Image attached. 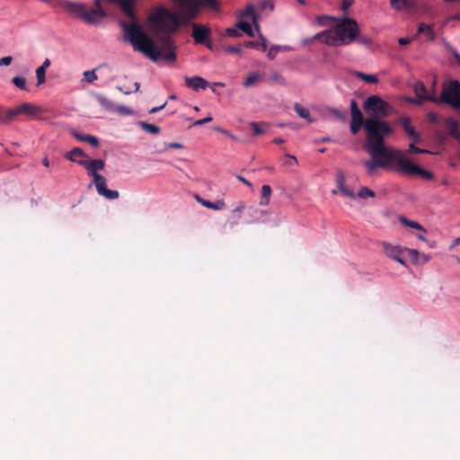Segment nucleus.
<instances>
[{
    "label": "nucleus",
    "mask_w": 460,
    "mask_h": 460,
    "mask_svg": "<svg viewBox=\"0 0 460 460\" xmlns=\"http://www.w3.org/2000/svg\"><path fill=\"white\" fill-rule=\"evenodd\" d=\"M134 4V0H120L118 5L128 18L135 20Z\"/></svg>",
    "instance_id": "obj_18"
},
{
    "label": "nucleus",
    "mask_w": 460,
    "mask_h": 460,
    "mask_svg": "<svg viewBox=\"0 0 460 460\" xmlns=\"http://www.w3.org/2000/svg\"><path fill=\"white\" fill-rule=\"evenodd\" d=\"M287 157L289 159L288 162L286 163L288 165L291 166L297 164L296 158L294 155H288Z\"/></svg>",
    "instance_id": "obj_54"
},
{
    "label": "nucleus",
    "mask_w": 460,
    "mask_h": 460,
    "mask_svg": "<svg viewBox=\"0 0 460 460\" xmlns=\"http://www.w3.org/2000/svg\"><path fill=\"white\" fill-rule=\"evenodd\" d=\"M439 101L449 104L454 109L460 108V83L456 80L450 81L444 84Z\"/></svg>",
    "instance_id": "obj_8"
},
{
    "label": "nucleus",
    "mask_w": 460,
    "mask_h": 460,
    "mask_svg": "<svg viewBox=\"0 0 460 460\" xmlns=\"http://www.w3.org/2000/svg\"><path fill=\"white\" fill-rule=\"evenodd\" d=\"M295 111L302 119H305L309 121L311 120L310 111L307 109L302 107L299 103L295 104Z\"/></svg>",
    "instance_id": "obj_34"
},
{
    "label": "nucleus",
    "mask_w": 460,
    "mask_h": 460,
    "mask_svg": "<svg viewBox=\"0 0 460 460\" xmlns=\"http://www.w3.org/2000/svg\"><path fill=\"white\" fill-rule=\"evenodd\" d=\"M360 199H367V198H375L376 193L372 190L368 189L367 187H362L358 193L356 195V198Z\"/></svg>",
    "instance_id": "obj_35"
},
{
    "label": "nucleus",
    "mask_w": 460,
    "mask_h": 460,
    "mask_svg": "<svg viewBox=\"0 0 460 460\" xmlns=\"http://www.w3.org/2000/svg\"><path fill=\"white\" fill-rule=\"evenodd\" d=\"M358 23L355 19H341L333 30H326L315 34L308 42L317 40L324 44L332 47L349 45L356 40L358 36Z\"/></svg>",
    "instance_id": "obj_3"
},
{
    "label": "nucleus",
    "mask_w": 460,
    "mask_h": 460,
    "mask_svg": "<svg viewBox=\"0 0 460 460\" xmlns=\"http://www.w3.org/2000/svg\"><path fill=\"white\" fill-rule=\"evenodd\" d=\"M115 111H118L123 115H131L133 113L132 110L126 106H118L116 107Z\"/></svg>",
    "instance_id": "obj_45"
},
{
    "label": "nucleus",
    "mask_w": 460,
    "mask_h": 460,
    "mask_svg": "<svg viewBox=\"0 0 460 460\" xmlns=\"http://www.w3.org/2000/svg\"><path fill=\"white\" fill-rule=\"evenodd\" d=\"M15 117H17V113H16V109L15 108L0 112V120L2 122L11 121Z\"/></svg>",
    "instance_id": "obj_30"
},
{
    "label": "nucleus",
    "mask_w": 460,
    "mask_h": 460,
    "mask_svg": "<svg viewBox=\"0 0 460 460\" xmlns=\"http://www.w3.org/2000/svg\"><path fill=\"white\" fill-rule=\"evenodd\" d=\"M445 126L448 130V134L456 139L460 135L459 126L456 120L451 118H447L445 119Z\"/></svg>",
    "instance_id": "obj_20"
},
{
    "label": "nucleus",
    "mask_w": 460,
    "mask_h": 460,
    "mask_svg": "<svg viewBox=\"0 0 460 460\" xmlns=\"http://www.w3.org/2000/svg\"><path fill=\"white\" fill-rule=\"evenodd\" d=\"M365 129L366 148L373 158L364 162L367 173L373 174L378 167L394 170V166H399L401 150L385 146V136L393 132L389 123L376 119H367Z\"/></svg>",
    "instance_id": "obj_2"
},
{
    "label": "nucleus",
    "mask_w": 460,
    "mask_h": 460,
    "mask_svg": "<svg viewBox=\"0 0 460 460\" xmlns=\"http://www.w3.org/2000/svg\"><path fill=\"white\" fill-rule=\"evenodd\" d=\"M385 253L392 260L398 261L402 265H405V260L410 258L413 261H417L419 252L416 250L401 248L400 246L392 245L386 242L382 243Z\"/></svg>",
    "instance_id": "obj_7"
},
{
    "label": "nucleus",
    "mask_w": 460,
    "mask_h": 460,
    "mask_svg": "<svg viewBox=\"0 0 460 460\" xmlns=\"http://www.w3.org/2000/svg\"><path fill=\"white\" fill-rule=\"evenodd\" d=\"M92 9L104 11V9L102 7L101 0H94V8Z\"/></svg>",
    "instance_id": "obj_58"
},
{
    "label": "nucleus",
    "mask_w": 460,
    "mask_h": 460,
    "mask_svg": "<svg viewBox=\"0 0 460 460\" xmlns=\"http://www.w3.org/2000/svg\"><path fill=\"white\" fill-rule=\"evenodd\" d=\"M214 129H215V130H217V131H218V132H220V133H223V134H225V135H226V136H229V135H230V134H229V132H228L227 130L223 129V128H219V127H215V128H214Z\"/></svg>",
    "instance_id": "obj_63"
},
{
    "label": "nucleus",
    "mask_w": 460,
    "mask_h": 460,
    "mask_svg": "<svg viewBox=\"0 0 460 460\" xmlns=\"http://www.w3.org/2000/svg\"><path fill=\"white\" fill-rule=\"evenodd\" d=\"M212 119H213V118L211 116H208L202 119H198V120L194 121L192 126H201V125H204L206 123L212 121Z\"/></svg>",
    "instance_id": "obj_47"
},
{
    "label": "nucleus",
    "mask_w": 460,
    "mask_h": 460,
    "mask_svg": "<svg viewBox=\"0 0 460 460\" xmlns=\"http://www.w3.org/2000/svg\"><path fill=\"white\" fill-rule=\"evenodd\" d=\"M411 41L410 38H400L398 40L399 44L402 46L408 45Z\"/></svg>",
    "instance_id": "obj_57"
},
{
    "label": "nucleus",
    "mask_w": 460,
    "mask_h": 460,
    "mask_svg": "<svg viewBox=\"0 0 460 460\" xmlns=\"http://www.w3.org/2000/svg\"><path fill=\"white\" fill-rule=\"evenodd\" d=\"M418 32L423 33L428 38L429 40H434L436 38L435 32L431 25L426 24L424 22L419 23Z\"/></svg>",
    "instance_id": "obj_25"
},
{
    "label": "nucleus",
    "mask_w": 460,
    "mask_h": 460,
    "mask_svg": "<svg viewBox=\"0 0 460 460\" xmlns=\"http://www.w3.org/2000/svg\"><path fill=\"white\" fill-rule=\"evenodd\" d=\"M235 26L239 29V30H242L244 33H246L248 36L250 37H253L254 36V33H253V31H252V25L247 22H243V21H239Z\"/></svg>",
    "instance_id": "obj_33"
},
{
    "label": "nucleus",
    "mask_w": 460,
    "mask_h": 460,
    "mask_svg": "<svg viewBox=\"0 0 460 460\" xmlns=\"http://www.w3.org/2000/svg\"><path fill=\"white\" fill-rule=\"evenodd\" d=\"M12 82L13 84L22 89V90H26V81H25V78L23 77H21V76H14L13 79H12Z\"/></svg>",
    "instance_id": "obj_37"
},
{
    "label": "nucleus",
    "mask_w": 460,
    "mask_h": 460,
    "mask_svg": "<svg viewBox=\"0 0 460 460\" xmlns=\"http://www.w3.org/2000/svg\"><path fill=\"white\" fill-rule=\"evenodd\" d=\"M271 188L270 185H262L261 187V199L260 201V205L266 206L270 203V196H271Z\"/></svg>",
    "instance_id": "obj_27"
},
{
    "label": "nucleus",
    "mask_w": 460,
    "mask_h": 460,
    "mask_svg": "<svg viewBox=\"0 0 460 460\" xmlns=\"http://www.w3.org/2000/svg\"><path fill=\"white\" fill-rule=\"evenodd\" d=\"M58 5L67 13L79 18L84 14L86 5L82 3L72 2L68 0H59Z\"/></svg>",
    "instance_id": "obj_10"
},
{
    "label": "nucleus",
    "mask_w": 460,
    "mask_h": 460,
    "mask_svg": "<svg viewBox=\"0 0 460 460\" xmlns=\"http://www.w3.org/2000/svg\"><path fill=\"white\" fill-rule=\"evenodd\" d=\"M427 119L431 124H436L438 121V118L436 113L429 111L427 114Z\"/></svg>",
    "instance_id": "obj_48"
},
{
    "label": "nucleus",
    "mask_w": 460,
    "mask_h": 460,
    "mask_svg": "<svg viewBox=\"0 0 460 460\" xmlns=\"http://www.w3.org/2000/svg\"><path fill=\"white\" fill-rule=\"evenodd\" d=\"M400 220L403 225H405L407 226L424 231V228L422 227V226L417 222L410 221L409 219H407L404 217H402Z\"/></svg>",
    "instance_id": "obj_36"
},
{
    "label": "nucleus",
    "mask_w": 460,
    "mask_h": 460,
    "mask_svg": "<svg viewBox=\"0 0 460 460\" xmlns=\"http://www.w3.org/2000/svg\"><path fill=\"white\" fill-rule=\"evenodd\" d=\"M390 5L396 11H405L413 9L416 6V3L411 2V0H390Z\"/></svg>",
    "instance_id": "obj_17"
},
{
    "label": "nucleus",
    "mask_w": 460,
    "mask_h": 460,
    "mask_svg": "<svg viewBox=\"0 0 460 460\" xmlns=\"http://www.w3.org/2000/svg\"><path fill=\"white\" fill-rule=\"evenodd\" d=\"M398 123L402 126L408 137H410L414 143H419L420 141V134L411 125V118L405 116L400 117L398 119Z\"/></svg>",
    "instance_id": "obj_11"
},
{
    "label": "nucleus",
    "mask_w": 460,
    "mask_h": 460,
    "mask_svg": "<svg viewBox=\"0 0 460 460\" xmlns=\"http://www.w3.org/2000/svg\"><path fill=\"white\" fill-rule=\"evenodd\" d=\"M261 78V75L259 72L252 73L247 76V78L243 83L244 87H250L253 85L255 83L260 81Z\"/></svg>",
    "instance_id": "obj_32"
},
{
    "label": "nucleus",
    "mask_w": 460,
    "mask_h": 460,
    "mask_svg": "<svg viewBox=\"0 0 460 460\" xmlns=\"http://www.w3.org/2000/svg\"><path fill=\"white\" fill-rule=\"evenodd\" d=\"M273 80L277 81L278 83H279L280 84H285L286 82H285V79L279 74H274L271 77Z\"/></svg>",
    "instance_id": "obj_53"
},
{
    "label": "nucleus",
    "mask_w": 460,
    "mask_h": 460,
    "mask_svg": "<svg viewBox=\"0 0 460 460\" xmlns=\"http://www.w3.org/2000/svg\"><path fill=\"white\" fill-rule=\"evenodd\" d=\"M364 110L372 113L378 120V118H385L392 113L393 107L377 95L369 96L364 102Z\"/></svg>",
    "instance_id": "obj_5"
},
{
    "label": "nucleus",
    "mask_w": 460,
    "mask_h": 460,
    "mask_svg": "<svg viewBox=\"0 0 460 460\" xmlns=\"http://www.w3.org/2000/svg\"><path fill=\"white\" fill-rule=\"evenodd\" d=\"M95 100L98 102V103L106 111H115L116 106L115 104L107 97L103 96L102 94L96 93L94 95Z\"/></svg>",
    "instance_id": "obj_22"
},
{
    "label": "nucleus",
    "mask_w": 460,
    "mask_h": 460,
    "mask_svg": "<svg viewBox=\"0 0 460 460\" xmlns=\"http://www.w3.org/2000/svg\"><path fill=\"white\" fill-rule=\"evenodd\" d=\"M210 29L208 26L194 23L192 25V37L194 38L195 43L205 44L208 49L212 48L210 42L207 40L210 37Z\"/></svg>",
    "instance_id": "obj_9"
},
{
    "label": "nucleus",
    "mask_w": 460,
    "mask_h": 460,
    "mask_svg": "<svg viewBox=\"0 0 460 460\" xmlns=\"http://www.w3.org/2000/svg\"><path fill=\"white\" fill-rule=\"evenodd\" d=\"M17 116L20 114H26V115H36L40 112V109L30 102H24L21 105L15 107Z\"/></svg>",
    "instance_id": "obj_15"
},
{
    "label": "nucleus",
    "mask_w": 460,
    "mask_h": 460,
    "mask_svg": "<svg viewBox=\"0 0 460 460\" xmlns=\"http://www.w3.org/2000/svg\"><path fill=\"white\" fill-rule=\"evenodd\" d=\"M250 127L252 130L253 135L259 136L264 133V129L261 128V125L258 122H251Z\"/></svg>",
    "instance_id": "obj_41"
},
{
    "label": "nucleus",
    "mask_w": 460,
    "mask_h": 460,
    "mask_svg": "<svg viewBox=\"0 0 460 460\" xmlns=\"http://www.w3.org/2000/svg\"><path fill=\"white\" fill-rule=\"evenodd\" d=\"M352 4V0H343L341 3L342 10H347Z\"/></svg>",
    "instance_id": "obj_55"
},
{
    "label": "nucleus",
    "mask_w": 460,
    "mask_h": 460,
    "mask_svg": "<svg viewBox=\"0 0 460 460\" xmlns=\"http://www.w3.org/2000/svg\"><path fill=\"white\" fill-rule=\"evenodd\" d=\"M139 126L142 129L153 135L158 134L161 130L159 127L146 121H140Z\"/></svg>",
    "instance_id": "obj_31"
},
{
    "label": "nucleus",
    "mask_w": 460,
    "mask_h": 460,
    "mask_svg": "<svg viewBox=\"0 0 460 460\" xmlns=\"http://www.w3.org/2000/svg\"><path fill=\"white\" fill-rule=\"evenodd\" d=\"M106 15L107 14L105 11L93 10L92 8L88 9L86 7L81 19L87 24L97 25L100 22L99 18H104Z\"/></svg>",
    "instance_id": "obj_12"
},
{
    "label": "nucleus",
    "mask_w": 460,
    "mask_h": 460,
    "mask_svg": "<svg viewBox=\"0 0 460 460\" xmlns=\"http://www.w3.org/2000/svg\"><path fill=\"white\" fill-rule=\"evenodd\" d=\"M356 40L361 44V45H364V46H368L370 45L371 43V39L366 35H361L359 33V29L358 28V36L356 38Z\"/></svg>",
    "instance_id": "obj_40"
},
{
    "label": "nucleus",
    "mask_w": 460,
    "mask_h": 460,
    "mask_svg": "<svg viewBox=\"0 0 460 460\" xmlns=\"http://www.w3.org/2000/svg\"><path fill=\"white\" fill-rule=\"evenodd\" d=\"M95 70L96 69H93V70H87V71L84 72V79L86 82L93 83L98 79V77L95 74Z\"/></svg>",
    "instance_id": "obj_39"
},
{
    "label": "nucleus",
    "mask_w": 460,
    "mask_h": 460,
    "mask_svg": "<svg viewBox=\"0 0 460 460\" xmlns=\"http://www.w3.org/2000/svg\"><path fill=\"white\" fill-rule=\"evenodd\" d=\"M185 84L187 87L199 91V89L205 90L208 86V82L204 78L196 75L192 77H184Z\"/></svg>",
    "instance_id": "obj_13"
},
{
    "label": "nucleus",
    "mask_w": 460,
    "mask_h": 460,
    "mask_svg": "<svg viewBox=\"0 0 460 460\" xmlns=\"http://www.w3.org/2000/svg\"><path fill=\"white\" fill-rule=\"evenodd\" d=\"M241 15H242V17H249V16H251L252 19V22L254 24V27H255L256 31H259L260 26L257 23V21H256L257 15H256V13L254 12V9H253L252 5H251V4L248 5L246 7V9L241 13Z\"/></svg>",
    "instance_id": "obj_29"
},
{
    "label": "nucleus",
    "mask_w": 460,
    "mask_h": 460,
    "mask_svg": "<svg viewBox=\"0 0 460 460\" xmlns=\"http://www.w3.org/2000/svg\"><path fill=\"white\" fill-rule=\"evenodd\" d=\"M244 208H245L244 202L239 201L238 205L235 207V208H234L233 212L234 213H241L244 209Z\"/></svg>",
    "instance_id": "obj_52"
},
{
    "label": "nucleus",
    "mask_w": 460,
    "mask_h": 460,
    "mask_svg": "<svg viewBox=\"0 0 460 460\" xmlns=\"http://www.w3.org/2000/svg\"><path fill=\"white\" fill-rule=\"evenodd\" d=\"M394 171L402 175H420L426 180L433 179L432 172L411 163L402 151L399 166H394Z\"/></svg>",
    "instance_id": "obj_6"
},
{
    "label": "nucleus",
    "mask_w": 460,
    "mask_h": 460,
    "mask_svg": "<svg viewBox=\"0 0 460 460\" xmlns=\"http://www.w3.org/2000/svg\"><path fill=\"white\" fill-rule=\"evenodd\" d=\"M86 155L84 150L80 147H74L70 152L65 155V158L71 161L78 163L79 160L76 157H85Z\"/></svg>",
    "instance_id": "obj_26"
},
{
    "label": "nucleus",
    "mask_w": 460,
    "mask_h": 460,
    "mask_svg": "<svg viewBox=\"0 0 460 460\" xmlns=\"http://www.w3.org/2000/svg\"><path fill=\"white\" fill-rule=\"evenodd\" d=\"M332 113L340 119H345V114L339 110H332Z\"/></svg>",
    "instance_id": "obj_56"
},
{
    "label": "nucleus",
    "mask_w": 460,
    "mask_h": 460,
    "mask_svg": "<svg viewBox=\"0 0 460 460\" xmlns=\"http://www.w3.org/2000/svg\"><path fill=\"white\" fill-rule=\"evenodd\" d=\"M259 38L261 40V42L259 41H253V40H248L243 43V46L245 48H251V49H256L262 52L266 51L268 45H267V40L266 38L261 34V31H258Z\"/></svg>",
    "instance_id": "obj_16"
},
{
    "label": "nucleus",
    "mask_w": 460,
    "mask_h": 460,
    "mask_svg": "<svg viewBox=\"0 0 460 460\" xmlns=\"http://www.w3.org/2000/svg\"><path fill=\"white\" fill-rule=\"evenodd\" d=\"M324 20H333V18L330 17V16H326V15H323V16H320L318 18V22L321 23V24H324L323 21Z\"/></svg>",
    "instance_id": "obj_61"
},
{
    "label": "nucleus",
    "mask_w": 460,
    "mask_h": 460,
    "mask_svg": "<svg viewBox=\"0 0 460 460\" xmlns=\"http://www.w3.org/2000/svg\"><path fill=\"white\" fill-rule=\"evenodd\" d=\"M73 137L75 138H76L78 141H82V142H87L89 143L92 146H98L99 145V140L96 137L94 136H92V135H84V134H81V133H78L76 131H74L72 133Z\"/></svg>",
    "instance_id": "obj_23"
},
{
    "label": "nucleus",
    "mask_w": 460,
    "mask_h": 460,
    "mask_svg": "<svg viewBox=\"0 0 460 460\" xmlns=\"http://www.w3.org/2000/svg\"><path fill=\"white\" fill-rule=\"evenodd\" d=\"M36 76H37L38 85L45 83L46 70L43 67H38L36 69Z\"/></svg>",
    "instance_id": "obj_38"
},
{
    "label": "nucleus",
    "mask_w": 460,
    "mask_h": 460,
    "mask_svg": "<svg viewBox=\"0 0 460 460\" xmlns=\"http://www.w3.org/2000/svg\"><path fill=\"white\" fill-rule=\"evenodd\" d=\"M367 119H364L362 112H355L351 114V121H350V131L353 135H356L361 127L365 128V123Z\"/></svg>",
    "instance_id": "obj_14"
},
{
    "label": "nucleus",
    "mask_w": 460,
    "mask_h": 460,
    "mask_svg": "<svg viewBox=\"0 0 460 460\" xmlns=\"http://www.w3.org/2000/svg\"><path fill=\"white\" fill-rule=\"evenodd\" d=\"M78 164L83 165L90 175H93V183L99 195L105 197L107 199H116L119 198V191L107 189L105 177L97 172V171L104 168L105 164L103 160L93 159L78 161Z\"/></svg>",
    "instance_id": "obj_4"
},
{
    "label": "nucleus",
    "mask_w": 460,
    "mask_h": 460,
    "mask_svg": "<svg viewBox=\"0 0 460 460\" xmlns=\"http://www.w3.org/2000/svg\"><path fill=\"white\" fill-rule=\"evenodd\" d=\"M226 51L231 54H240L242 52V45L227 46Z\"/></svg>",
    "instance_id": "obj_43"
},
{
    "label": "nucleus",
    "mask_w": 460,
    "mask_h": 460,
    "mask_svg": "<svg viewBox=\"0 0 460 460\" xmlns=\"http://www.w3.org/2000/svg\"><path fill=\"white\" fill-rule=\"evenodd\" d=\"M49 66H50V61L49 58H46L40 67H43L46 70Z\"/></svg>",
    "instance_id": "obj_62"
},
{
    "label": "nucleus",
    "mask_w": 460,
    "mask_h": 460,
    "mask_svg": "<svg viewBox=\"0 0 460 460\" xmlns=\"http://www.w3.org/2000/svg\"><path fill=\"white\" fill-rule=\"evenodd\" d=\"M226 34L229 37H240L242 33L239 31V29L235 26V28H227L226 31Z\"/></svg>",
    "instance_id": "obj_44"
},
{
    "label": "nucleus",
    "mask_w": 460,
    "mask_h": 460,
    "mask_svg": "<svg viewBox=\"0 0 460 460\" xmlns=\"http://www.w3.org/2000/svg\"><path fill=\"white\" fill-rule=\"evenodd\" d=\"M336 181H337V185H338L340 191L342 193V195L344 197H348L350 199H356V194L345 186L344 176L342 173H339L337 175Z\"/></svg>",
    "instance_id": "obj_21"
},
{
    "label": "nucleus",
    "mask_w": 460,
    "mask_h": 460,
    "mask_svg": "<svg viewBox=\"0 0 460 460\" xmlns=\"http://www.w3.org/2000/svg\"><path fill=\"white\" fill-rule=\"evenodd\" d=\"M409 151L411 152V153H415V154H424V153H429L428 150L426 149H421L420 147H417L415 146V143L412 141V143L410 144L409 146Z\"/></svg>",
    "instance_id": "obj_42"
},
{
    "label": "nucleus",
    "mask_w": 460,
    "mask_h": 460,
    "mask_svg": "<svg viewBox=\"0 0 460 460\" xmlns=\"http://www.w3.org/2000/svg\"><path fill=\"white\" fill-rule=\"evenodd\" d=\"M196 199L199 203H200L203 207L211 208L214 210H222L226 208V203L223 199H218L216 202H212L207 199H201L199 196H196Z\"/></svg>",
    "instance_id": "obj_19"
},
{
    "label": "nucleus",
    "mask_w": 460,
    "mask_h": 460,
    "mask_svg": "<svg viewBox=\"0 0 460 460\" xmlns=\"http://www.w3.org/2000/svg\"><path fill=\"white\" fill-rule=\"evenodd\" d=\"M358 111H361L358 109L356 100L352 99L350 101V112L352 114V113L358 112Z\"/></svg>",
    "instance_id": "obj_51"
},
{
    "label": "nucleus",
    "mask_w": 460,
    "mask_h": 460,
    "mask_svg": "<svg viewBox=\"0 0 460 460\" xmlns=\"http://www.w3.org/2000/svg\"><path fill=\"white\" fill-rule=\"evenodd\" d=\"M280 49V47L279 46H273L270 49L269 52H268V58L270 59H273L275 58L278 51Z\"/></svg>",
    "instance_id": "obj_46"
},
{
    "label": "nucleus",
    "mask_w": 460,
    "mask_h": 460,
    "mask_svg": "<svg viewBox=\"0 0 460 460\" xmlns=\"http://www.w3.org/2000/svg\"><path fill=\"white\" fill-rule=\"evenodd\" d=\"M204 4L209 5L213 10L217 11L219 9L218 2L217 0H202Z\"/></svg>",
    "instance_id": "obj_49"
},
{
    "label": "nucleus",
    "mask_w": 460,
    "mask_h": 460,
    "mask_svg": "<svg viewBox=\"0 0 460 460\" xmlns=\"http://www.w3.org/2000/svg\"><path fill=\"white\" fill-rule=\"evenodd\" d=\"M415 93L420 100H429L433 102H438V100L435 97L426 95V87L422 83H417L414 87Z\"/></svg>",
    "instance_id": "obj_24"
},
{
    "label": "nucleus",
    "mask_w": 460,
    "mask_h": 460,
    "mask_svg": "<svg viewBox=\"0 0 460 460\" xmlns=\"http://www.w3.org/2000/svg\"><path fill=\"white\" fill-rule=\"evenodd\" d=\"M236 178H237L240 181H242L243 183H244L245 185H247V186H249V187H252V183H251L249 181H247L245 178H243V176H241V175H237V176H236Z\"/></svg>",
    "instance_id": "obj_60"
},
{
    "label": "nucleus",
    "mask_w": 460,
    "mask_h": 460,
    "mask_svg": "<svg viewBox=\"0 0 460 460\" xmlns=\"http://www.w3.org/2000/svg\"><path fill=\"white\" fill-rule=\"evenodd\" d=\"M274 144H281L284 142V140L280 137H277V138H274L273 141H272Z\"/></svg>",
    "instance_id": "obj_64"
},
{
    "label": "nucleus",
    "mask_w": 460,
    "mask_h": 460,
    "mask_svg": "<svg viewBox=\"0 0 460 460\" xmlns=\"http://www.w3.org/2000/svg\"><path fill=\"white\" fill-rule=\"evenodd\" d=\"M166 105V102L164 103H163L161 106H158V107H155L153 109L150 110V113H155V112H158L160 111L161 110H163Z\"/></svg>",
    "instance_id": "obj_59"
},
{
    "label": "nucleus",
    "mask_w": 460,
    "mask_h": 460,
    "mask_svg": "<svg viewBox=\"0 0 460 460\" xmlns=\"http://www.w3.org/2000/svg\"><path fill=\"white\" fill-rule=\"evenodd\" d=\"M148 20L157 31L163 32L158 36V40L162 44L161 49L156 48L155 41L135 22L121 23L126 33L125 39L130 41L135 50L143 53L154 62L160 59L174 61L175 45L169 34L176 32L183 20L164 7L150 14Z\"/></svg>",
    "instance_id": "obj_1"
},
{
    "label": "nucleus",
    "mask_w": 460,
    "mask_h": 460,
    "mask_svg": "<svg viewBox=\"0 0 460 460\" xmlns=\"http://www.w3.org/2000/svg\"><path fill=\"white\" fill-rule=\"evenodd\" d=\"M354 75L357 78L361 79L364 82L368 83V84H377L379 81L376 75L365 74L363 72H358V71L355 72Z\"/></svg>",
    "instance_id": "obj_28"
},
{
    "label": "nucleus",
    "mask_w": 460,
    "mask_h": 460,
    "mask_svg": "<svg viewBox=\"0 0 460 460\" xmlns=\"http://www.w3.org/2000/svg\"><path fill=\"white\" fill-rule=\"evenodd\" d=\"M13 58L11 56H6L0 58V66H9L11 65Z\"/></svg>",
    "instance_id": "obj_50"
}]
</instances>
